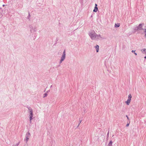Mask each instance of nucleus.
<instances>
[{"label": "nucleus", "mask_w": 146, "mask_h": 146, "mask_svg": "<svg viewBox=\"0 0 146 146\" xmlns=\"http://www.w3.org/2000/svg\"><path fill=\"white\" fill-rule=\"evenodd\" d=\"M95 48L96 49V50L97 52H98L99 49V46L98 45H97L96 47Z\"/></svg>", "instance_id": "39448f33"}, {"label": "nucleus", "mask_w": 146, "mask_h": 146, "mask_svg": "<svg viewBox=\"0 0 146 146\" xmlns=\"http://www.w3.org/2000/svg\"><path fill=\"white\" fill-rule=\"evenodd\" d=\"M134 54H135V55H137V54L136 53H135V52H134Z\"/></svg>", "instance_id": "412c9836"}, {"label": "nucleus", "mask_w": 146, "mask_h": 146, "mask_svg": "<svg viewBox=\"0 0 146 146\" xmlns=\"http://www.w3.org/2000/svg\"><path fill=\"white\" fill-rule=\"evenodd\" d=\"M112 142L111 141L109 143L107 146H112Z\"/></svg>", "instance_id": "0eeeda50"}, {"label": "nucleus", "mask_w": 146, "mask_h": 146, "mask_svg": "<svg viewBox=\"0 0 146 146\" xmlns=\"http://www.w3.org/2000/svg\"><path fill=\"white\" fill-rule=\"evenodd\" d=\"M63 55H65V50H64V52H63Z\"/></svg>", "instance_id": "dca6fc26"}, {"label": "nucleus", "mask_w": 146, "mask_h": 146, "mask_svg": "<svg viewBox=\"0 0 146 146\" xmlns=\"http://www.w3.org/2000/svg\"><path fill=\"white\" fill-rule=\"evenodd\" d=\"M115 27H119V25H118V24H115Z\"/></svg>", "instance_id": "4468645a"}, {"label": "nucleus", "mask_w": 146, "mask_h": 146, "mask_svg": "<svg viewBox=\"0 0 146 146\" xmlns=\"http://www.w3.org/2000/svg\"><path fill=\"white\" fill-rule=\"evenodd\" d=\"M145 58H146V56L144 57Z\"/></svg>", "instance_id": "5701e85b"}, {"label": "nucleus", "mask_w": 146, "mask_h": 146, "mask_svg": "<svg viewBox=\"0 0 146 146\" xmlns=\"http://www.w3.org/2000/svg\"><path fill=\"white\" fill-rule=\"evenodd\" d=\"M29 113H30V115H33V112L32 110L31 109L29 108Z\"/></svg>", "instance_id": "423d86ee"}, {"label": "nucleus", "mask_w": 146, "mask_h": 146, "mask_svg": "<svg viewBox=\"0 0 146 146\" xmlns=\"http://www.w3.org/2000/svg\"><path fill=\"white\" fill-rule=\"evenodd\" d=\"M65 55H62V57H61V61H60V63H61L62 61H63V60H64L65 59Z\"/></svg>", "instance_id": "7ed1b4c3"}, {"label": "nucleus", "mask_w": 146, "mask_h": 146, "mask_svg": "<svg viewBox=\"0 0 146 146\" xmlns=\"http://www.w3.org/2000/svg\"><path fill=\"white\" fill-rule=\"evenodd\" d=\"M129 123H127V124L126 125V127H128V126H129Z\"/></svg>", "instance_id": "f3484780"}, {"label": "nucleus", "mask_w": 146, "mask_h": 146, "mask_svg": "<svg viewBox=\"0 0 146 146\" xmlns=\"http://www.w3.org/2000/svg\"><path fill=\"white\" fill-rule=\"evenodd\" d=\"M98 10V8L97 7H95L94 9L93 10V11L94 12H96Z\"/></svg>", "instance_id": "6e6552de"}, {"label": "nucleus", "mask_w": 146, "mask_h": 146, "mask_svg": "<svg viewBox=\"0 0 146 146\" xmlns=\"http://www.w3.org/2000/svg\"><path fill=\"white\" fill-rule=\"evenodd\" d=\"M131 100L128 99L127 101L126 102V103L127 105H129L131 102Z\"/></svg>", "instance_id": "20e7f679"}, {"label": "nucleus", "mask_w": 146, "mask_h": 146, "mask_svg": "<svg viewBox=\"0 0 146 146\" xmlns=\"http://www.w3.org/2000/svg\"><path fill=\"white\" fill-rule=\"evenodd\" d=\"M90 36L92 40L95 39L96 38V37L98 36L95 32L91 33L90 34Z\"/></svg>", "instance_id": "f257e3e1"}, {"label": "nucleus", "mask_w": 146, "mask_h": 146, "mask_svg": "<svg viewBox=\"0 0 146 146\" xmlns=\"http://www.w3.org/2000/svg\"><path fill=\"white\" fill-rule=\"evenodd\" d=\"M33 115H30V117H33Z\"/></svg>", "instance_id": "6ab92c4d"}, {"label": "nucleus", "mask_w": 146, "mask_h": 146, "mask_svg": "<svg viewBox=\"0 0 146 146\" xmlns=\"http://www.w3.org/2000/svg\"><path fill=\"white\" fill-rule=\"evenodd\" d=\"M135 30L136 31H137L138 30H139V29L138 27H135Z\"/></svg>", "instance_id": "f8f14e48"}, {"label": "nucleus", "mask_w": 146, "mask_h": 146, "mask_svg": "<svg viewBox=\"0 0 146 146\" xmlns=\"http://www.w3.org/2000/svg\"><path fill=\"white\" fill-rule=\"evenodd\" d=\"M47 95V93H46L44 94V97H46Z\"/></svg>", "instance_id": "ddd939ff"}, {"label": "nucleus", "mask_w": 146, "mask_h": 146, "mask_svg": "<svg viewBox=\"0 0 146 146\" xmlns=\"http://www.w3.org/2000/svg\"><path fill=\"white\" fill-rule=\"evenodd\" d=\"M132 96L131 94H129L128 95V99L131 100Z\"/></svg>", "instance_id": "1a4fd4ad"}, {"label": "nucleus", "mask_w": 146, "mask_h": 146, "mask_svg": "<svg viewBox=\"0 0 146 146\" xmlns=\"http://www.w3.org/2000/svg\"><path fill=\"white\" fill-rule=\"evenodd\" d=\"M135 50H132L131 51V52H134H134H135Z\"/></svg>", "instance_id": "a211bd4d"}, {"label": "nucleus", "mask_w": 146, "mask_h": 146, "mask_svg": "<svg viewBox=\"0 0 146 146\" xmlns=\"http://www.w3.org/2000/svg\"><path fill=\"white\" fill-rule=\"evenodd\" d=\"M144 25V24L143 23H141L139 25V26H138L139 29V30H143L144 31V29H143L142 28L143 26Z\"/></svg>", "instance_id": "f03ea898"}, {"label": "nucleus", "mask_w": 146, "mask_h": 146, "mask_svg": "<svg viewBox=\"0 0 146 146\" xmlns=\"http://www.w3.org/2000/svg\"><path fill=\"white\" fill-rule=\"evenodd\" d=\"M32 119V117H30V119L31 122V120Z\"/></svg>", "instance_id": "2eb2a0df"}, {"label": "nucleus", "mask_w": 146, "mask_h": 146, "mask_svg": "<svg viewBox=\"0 0 146 146\" xmlns=\"http://www.w3.org/2000/svg\"><path fill=\"white\" fill-rule=\"evenodd\" d=\"M141 51L142 53H144L146 51V49H143L141 50Z\"/></svg>", "instance_id": "9d476101"}, {"label": "nucleus", "mask_w": 146, "mask_h": 146, "mask_svg": "<svg viewBox=\"0 0 146 146\" xmlns=\"http://www.w3.org/2000/svg\"><path fill=\"white\" fill-rule=\"evenodd\" d=\"M95 7H97V5L96 4H95Z\"/></svg>", "instance_id": "4be33fe9"}, {"label": "nucleus", "mask_w": 146, "mask_h": 146, "mask_svg": "<svg viewBox=\"0 0 146 146\" xmlns=\"http://www.w3.org/2000/svg\"><path fill=\"white\" fill-rule=\"evenodd\" d=\"M126 117H127V119L129 120V118L127 115H126Z\"/></svg>", "instance_id": "aec40b11"}, {"label": "nucleus", "mask_w": 146, "mask_h": 146, "mask_svg": "<svg viewBox=\"0 0 146 146\" xmlns=\"http://www.w3.org/2000/svg\"><path fill=\"white\" fill-rule=\"evenodd\" d=\"M81 123V121H80V123H79V125L80 124V123Z\"/></svg>", "instance_id": "b1692460"}, {"label": "nucleus", "mask_w": 146, "mask_h": 146, "mask_svg": "<svg viewBox=\"0 0 146 146\" xmlns=\"http://www.w3.org/2000/svg\"><path fill=\"white\" fill-rule=\"evenodd\" d=\"M144 32L145 33V37H146V29H144Z\"/></svg>", "instance_id": "9b49d317"}]
</instances>
